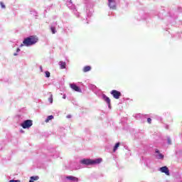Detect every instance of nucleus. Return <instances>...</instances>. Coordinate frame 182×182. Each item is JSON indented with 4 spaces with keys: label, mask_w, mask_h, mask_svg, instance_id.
Listing matches in <instances>:
<instances>
[{
    "label": "nucleus",
    "mask_w": 182,
    "mask_h": 182,
    "mask_svg": "<svg viewBox=\"0 0 182 182\" xmlns=\"http://www.w3.org/2000/svg\"><path fill=\"white\" fill-rule=\"evenodd\" d=\"M63 98L66 99V95H63Z\"/></svg>",
    "instance_id": "26"
},
{
    "label": "nucleus",
    "mask_w": 182,
    "mask_h": 182,
    "mask_svg": "<svg viewBox=\"0 0 182 182\" xmlns=\"http://www.w3.org/2000/svg\"><path fill=\"white\" fill-rule=\"evenodd\" d=\"M108 6L111 9H116V1L115 0H108Z\"/></svg>",
    "instance_id": "5"
},
{
    "label": "nucleus",
    "mask_w": 182,
    "mask_h": 182,
    "mask_svg": "<svg viewBox=\"0 0 182 182\" xmlns=\"http://www.w3.org/2000/svg\"><path fill=\"white\" fill-rule=\"evenodd\" d=\"M37 180H39V176H31L30 178L29 182H34L36 181Z\"/></svg>",
    "instance_id": "12"
},
{
    "label": "nucleus",
    "mask_w": 182,
    "mask_h": 182,
    "mask_svg": "<svg viewBox=\"0 0 182 182\" xmlns=\"http://www.w3.org/2000/svg\"><path fill=\"white\" fill-rule=\"evenodd\" d=\"M67 180H70V181H79V178L75 176H66Z\"/></svg>",
    "instance_id": "10"
},
{
    "label": "nucleus",
    "mask_w": 182,
    "mask_h": 182,
    "mask_svg": "<svg viewBox=\"0 0 182 182\" xmlns=\"http://www.w3.org/2000/svg\"><path fill=\"white\" fill-rule=\"evenodd\" d=\"M9 182H21L19 180H10Z\"/></svg>",
    "instance_id": "20"
},
{
    "label": "nucleus",
    "mask_w": 182,
    "mask_h": 182,
    "mask_svg": "<svg viewBox=\"0 0 182 182\" xmlns=\"http://www.w3.org/2000/svg\"><path fill=\"white\" fill-rule=\"evenodd\" d=\"M111 95L113 96V97L114 99H120V97L122 96V92L116 90H113L111 91Z\"/></svg>",
    "instance_id": "4"
},
{
    "label": "nucleus",
    "mask_w": 182,
    "mask_h": 182,
    "mask_svg": "<svg viewBox=\"0 0 182 182\" xmlns=\"http://www.w3.org/2000/svg\"><path fill=\"white\" fill-rule=\"evenodd\" d=\"M16 52H21V49L17 48Z\"/></svg>",
    "instance_id": "25"
},
{
    "label": "nucleus",
    "mask_w": 182,
    "mask_h": 182,
    "mask_svg": "<svg viewBox=\"0 0 182 182\" xmlns=\"http://www.w3.org/2000/svg\"><path fill=\"white\" fill-rule=\"evenodd\" d=\"M16 55H18V54H16V53H14V56H16Z\"/></svg>",
    "instance_id": "27"
},
{
    "label": "nucleus",
    "mask_w": 182,
    "mask_h": 182,
    "mask_svg": "<svg viewBox=\"0 0 182 182\" xmlns=\"http://www.w3.org/2000/svg\"><path fill=\"white\" fill-rule=\"evenodd\" d=\"M70 86L71 89H73V90H75V92H79L80 93L82 92V90H80V87H79L75 84H70Z\"/></svg>",
    "instance_id": "7"
},
{
    "label": "nucleus",
    "mask_w": 182,
    "mask_h": 182,
    "mask_svg": "<svg viewBox=\"0 0 182 182\" xmlns=\"http://www.w3.org/2000/svg\"><path fill=\"white\" fill-rule=\"evenodd\" d=\"M80 163L85 166H92L93 164H100L102 163V159H97L95 160L92 159H82Z\"/></svg>",
    "instance_id": "2"
},
{
    "label": "nucleus",
    "mask_w": 182,
    "mask_h": 182,
    "mask_svg": "<svg viewBox=\"0 0 182 182\" xmlns=\"http://www.w3.org/2000/svg\"><path fill=\"white\" fill-rule=\"evenodd\" d=\"M38 39L36 36H31L29 37H27L24 38L23 41V44H21L20 47L22 48V46H32V45H35L38 42Z\"/></svg>",
    "instance_id": "1"
},
{
    "label": "nucleus",
    "mask_w": 182,
    "mask_h": 182,
    "mask_svg": "<svg viewBox=\"0 0 182 182\" xmlns=\"http://www.w3.org/2000/svg\"><path fill=\"white\" fill-rule=\"evenodd\" d=\"M168 144H171V139H168Z\"/></svg>",
    "instance_id": "22"
},
{
    "label": "nucleus",
    "mask_w": 182,
    "mask_h": 182,
    "mask_svg": "<svg viewBox=\"0 0 182 182\" xmlns=\"http://www.w3.org/2000/svg\"><path fill=\"white\" fill-rule=\"evenodd\" d=\"M46 77H50V73L49 71L46 72Z\"/></svg>",
    "instance_id": "17"
},
{
    "label": "nucleus",
    "mask_w": 182,
    "mask_h": 182,
    "mask_svg": "<svg viewBox=\"0 0 182 182\" xmlns=\"http://www.w3.org/2000/svg\"><path fill=\"white\" fill-rule=\"evenodd\" d=\"M50 103H53V95H50V97L48 98Z\"/></svg>",
    "instance_id": "15"
},
{
    "label": "nucleus",
    "mask_w": 182,
    "mask_h": 182,
    "mask_svg": "<svg viewBox=\"0 0 182 182\" xmlns=\"http://www.w3.org/2000/svg\"><path fill=\"white\" fill-rule=\"evenodd\" d=\"M102 99H103V100H105V102H106V103H107L108 107L110 108V98H109V97L106 96V95L103 94Z\"/></svg>",
    "instance_id": "8"
},
{
    "label": "nucleus",
    "mask_w": 182,
    "mask_h": 182,
    "mask_svg": "<svg viewBox=\"0 0 182 182\" xmlns=\"http://www.w3.org/2000/svg\"><path fill=\"white\" fill-rule=\"evenodd\" d=\"M159 159H164V155H163L162 154L159 153Z\"/></svg>",
    "instance_id": "18"
},
{
    "label": "nucleus",
    "mask_w": 182,
    "mask_h": 182,
    "mask_svg": "<svg viewBox=\"0 0 182 182\" xmlns=\"http://www.w3.org/2000/svg\"><path fill=\"white\" fill-rule=\"evenodd\" d=\"M52 33L55 34L56 33V28L55 27H51L50 28Z\"/></svg>",
    "instance_id": "16"
},
{
    "label": "nucleus",
    "mask_w": 182,
    "mask_h": 182,
    "mask_svg": "<svg viewBox=\"0 0 182 182\" xmlns=\"http://www.w3.org/2000/svg\"><path fill=\"white\" fill-rule=\"evenodd\" d=\"M0 5L1 8H5V4H4L2 2L0 3Z\"/></svg>",
    "instance_id": "21"
},
{
    "label": "nucleus",
    "mask_w": 182,
    "mask_h": 182,
    "mask_svg": "<svg viewBox=\"0 0 182 182\" xmlns=\"http://www.w3.org/2000/svg\"><path fill=\"white\" fill-rule=\"evenodd\" d=\"M32 124V120L27 119L24 121L23 124H21V127H23V129H29V127H31Z\"/></svg>",
    "instance_id": "3"
},
{
    "label": "nucleus",
    "mask_w": 182,
    "mask_h": 182,
    "mask_svg": "<svg viewBox=\"0 0 182 182\" xmlns=\"http://www.w3.org/2000/svg\"><path fill=\"white\" fill-rule=\"evenodd\" d=\"M119 146H120V142H118L115 144V146H114V149H113L114 153L116 152V150H117V149H119Z\"/></svg>",
    "instance_id": "13"
},
{
    "label": "nucleus",
    "mask_w": 182,
    "mask_h": 182,
    "mask_svg": "<svg viewBox=\"0 0 182 182\" xmlns=\"http://www.w3.org/2000/svg\"><path fill=\"white\" fill-rule=\"evenodd\" d=\"M53 119V115H50L47 117V119H46V123H49L50 120H52Z\"/></svg>",
    "instance_id": "14"
},
{
    "label": "nucleus",
    "mask_w": 182,
    "mask_h": 182,
    "mask_svg": "<svg viewBox=\"0 0 182 182\" xmlns=\"http://www.w3.org/2000/svg\"><path fill=\"white\" fill-rule=\"evenodd\" d=\"M155 153H157L158 154H160V151H159V149H156Z\"/></svg>",
    "instance_id": "23"
},
{
    "label": "nucleus",
    "mask_w": 182,
    "mask_h": 182,
    "mask_svg": "<svg viewBox=\"0 0 182 182\" xmlns=\"http://www.w3.org/2000/svg\"><path fill=\"white\" fill-rule=\"evenodd\" d=\"M67 117L68 119H70V117H72V115H68Z\"/></svg>",
    "instance_id": "24"
},
{
    "label": "nucleus",
    "mask_w": 182,
    "mask_h": 182,
    "mask_svg": "<svg viewBox=\"0 0 182 182\" xmlns=\"http://www.w3.org/2000/svg\"><path fill=\"white\" fill-rule=\"evenodd\" d=\"M147 122L149 124H151V118H148Z\"/></svg>",
    "instance_id": "19"
},
{
    "label": "nucleus",
    "mask_w": 182,
    "mask_h": 182,
    "mask_svg": "<svg viewBox=\"0 0 182 182\" xmlns=\"http://www.w3.org/2000/svg\"><path fill=\"white\" fill-rule=\"evenodd\" d=\"M92 70V67L90 65H86L83 68L82 71L84 73H86L87 72H90Z\"/></svg>",
    "instance_id": "9"
},
{
    "label": "nucleus",
    "mask_w": 182,
    "mask_h": 182,
    "mask_svg": "<svg viewBox=\"0 0 182 182\" xmlns=\"http://www.w3.org/2000/svg\"><path fill=\"white\" fill-rule=\"evenodd\" d=\"M160 171H161V173H166V176H170V170H168L167 166H163L160 168Z\"/></svg>",
    "instance_id": "6"
},
{
    "label": "nucleus",
    "mask_w": 182,
    "mask_h": 182,
    "mask_svg": "<svg viewBox=\"0 0 182 182\" xmlns=\"http://www.w3.org/2000/svg\"><path fill=\"white\" fill-rule=\"evenodd\" d=\"M59 65L60 69H66V62L60 61Z\"/></svg>",
    "instance_id": "11"
}]
</instances>
